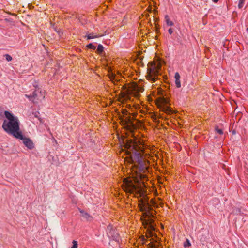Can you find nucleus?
<instances>
[{"instance_id": "nucleus-22", "label": "nucleus", "mask_w": 248, "mask_h": 248, "mask_svg": "<svg viewBox=\"0 0 248 248\" xmlns=\"http://www.w3.org/2000/svg\"><path fill=\"white\" fill-rule=\"evenodd\" d=\"M215 130L216 132H217L220 135H222L223 133L222 130L221 129H219L217 126L216 127Z\"/></svg>"}, {"instance_id": "nucleus-16", "label": "nucleus", "mask_w": 248, "mask_h": 248, "mask_svg": "<svg viewBox=\"0 0 248 248\" xmlns=\"http://www.w3.org/2000/svg\"><path fill=\"white\" fill-rule=\"evenodd\" d=\"M245 1V0H239L238 5V8L239 9H241L243 7V6L244 5Z\"/></svg>"}, {"instance_id": "nucleus-10", "label": "nucleus", "mask_w": 248, "mask_h": 248, "mask_svg": "<svg viewBox=\"0 0 248 248\" xmlns=\"http://www.w3.org/2000/svg\"><path fill=\"white\" fill-rule=\"evenodd\" d=\"M107 234L108 237L112 238L113 240L115 241L119 240V234L115 230H113L112 231L109 232Z\"/></svg>"}, {"instance_id": "nucleus-8", "label": "nucleus", "mask_w": 248, "mask_h": 248, "mask_svg": "<svg viewBox=\"0 0 248 248\" xmlns=\"http://www.w3.org/2000/svg\"><path fill=\"white\" fill-rule=\"evenodd\" d=\"M22 138H16L17 139L23 141L24 144L29 149H32L34 148V144L32 140L29 138L25 137L22 132L21 133Z\"/></svg>"}, {"instance_id": "nucleus-13", "label": "nucleus", "mask_w": 248, "mask_h": 248, "mask_svg": "<svg viewBox=\"0 0 248 248\" xmlns=\"http://www.w3.org/2000/svg\"><path fill=\"white\" fill-rule=\"evenodd\" d=\"M165 20L168 26H173L174 25V23L170 19L169 16L167 15L165 16Z\"/></svg>"}, {"instance_id": "nucleus-27", "label": "nucleus", "mask_w": 248, "mask_h": 248, "mask_svg": "<svg viewBox=\"0 0 248 248\" xmlns=\"http://www.w3.org/2000/svg\"><path fill=\"white\" fill-rule=\"evenodd\" d=\"M38 95H39V96H40L41 95V94H39V93H38Z\"/></svg>"}, {"instance_id": "nucleus-12", "label": "nucleus", "mask_w": 248, "mask_h": 248, "mask_svg": "<svg viewBox=\"0 0 248 248\" xmlns=\"http://www.w3.org/2000/svg\"><path fill=\"white\" fill-rule=\"evenodd\" d=\"M101 36H102L101 35H98V34L97 35V34H95L94 33H90V34H89L86 35L85 36V37L87 38V39H92L98 38Z\"/></svg>"}, {"instance_id": "nucleus-9", "label": "nucleus", "mask_w": 248, "mask_h": 248, "mask_svg": "<svg viewBox=\"0 0 248 248\" xmlns=\"http://www.w3.org/2000/svg\"><path fill=\"white\" fill-rule=\"evenodd\" d=\"M133 117L124 116L123 121L124 124L126 125L127 127H134V124L132 122Z\"/></svg>"}, {"instance_id": "nucleus-2", "label": "nucleus", "mask_w": 248, "mask_h": 248, "mask_svg": "<svg viewBox=\"0 0 248 248\" xmlns=\"http://www.w3.org/2000/svg\"><path fill=\"white\" fill-rule=\"evenodd\" d=\"M124 147L126 149V154L128 156L126 158L128 163L134 166L142 167L143 162L141 153L144 151L142 141L138 139H126L123 141Z\"/></svg>"}, {"instance_id": "nucleus-25", "label": "nucleus", "mask_w": 248, "mask_h": 248, "mask_svg": "<svg viewBox=\"0 0 248 248\" xmlns=\"http://www.w3.org/2000/svg\"><path fill=\"white\" fill-rule=\"evenodd\" d=\"M173 31V30L171 29V28H170L169 30H168V32L170 34H172Z\"/></svg>"}, {"instance_id": "nucleus-1", "label": "nucleus", "mask_w": 248, "mask_h": 248, "mask_svg": "<svg viewBox=\"0 0 248 248\" xmlns=\"http://www.w3.org/2000/svg\"><path fill=\"white\" fill-rule=\"evenodd\" d=\"M124 190L126 193L133 194L135 196L139 195V206L140 210L143 212L141 220L143 225L147 228V231L151 233L154 230V215L151 211L152 208L148 202V197L144 194V190L135 185L131 179L124 178L122 185Z\"/></svg>"}, {"instance_id": "nucleus-7", "label": "nucleus", "mask_w": 248, "mask_h": 248, "mask_svg": "<svg viewBox=\"0 0 248 248\" xmlns=\"http://www.w3.org/2000/svg\"><path fill=\"white\" fill-rule=\"evenodd\" d=\"M161 106L160 107L162 110L167 114H170L172 113L171 109L167 105L168 100L164 98L159 99Z\"/></svg>"}, {"instance_id": "nucleus-11", "label": "nucleus", "mask_w": 248, "mask_h": 248, "mask_svg": "<svg viewBox=\"0 0 248 248\" xmlns=\"http://www.w3.org/2000/svg\"><path fill=\"white\" fill-rule=\"evenodd\" d=\"M79 212L81 214L82 216L88 220H91L92 219V217L88 213L85 212L83 210L79 209Z\"/></svg>"}, {"instance_id": "nucleus-14", "label": "nucleus", "mask_w": 248, "mask_h": 248, "mask_svg": "<svg viewBox=\"0 0 248 248\" xmlns=\"http://www.w3.org/2000/svg\"><path fill=\"white\" fill-rule=\"evenodd\" d=\"M110 79L113 82L115 81H118V79L116 78V76L115 74L111 73L109 75Z\"/></svg>"}, {"instance_id": "nucleus-6", "label": "nucleus", "mask_w": 248, "mask_h": 248, "mask_svg": "<svg viewBox=\"0 0 248 248\" xmlns=\"http://www.w3.org/2000/svg\"><path fill=\"white\" fill-rule=\"evenodd\" d=\"M25 97L28 98L30 101H32L33 103L37 102V100H41L45 97V93L39 89H36L32 94L30 95L25 94Z\"/></svg>"}, {"instance_id": "nucleus-5", "label": "nucleus", "mask_w": 248, "mask_h": 248, "mask_svg": "<svg viewBox=\"0 0 248 248\" xmlns=\"http://www.w3.org/2000/svg\"><path fill=\"white\" fill-rule=\"evenodd\" d=\"M161 68V64L158 62H152L148 65L147 78L149 80L155 82L157 78V76Z\"/></svg>"}, {"instance_id": "nucleus-18", "label": "nucleus", "mask_w": 248, "mask_h": 248, "mask_svg": "<svg viewBox=\"0 0 248 248\" xmlns=\"http://www.w3.org/2000/svg\"><path fill=\"white\" fill-rule=\"evenodd\" d=\"M114 229L113 228V227L111 225H108L106 230L107 234L109 232L112 231Z\"/></svg>"}, {"instance_id": "nucleus-24", "label": "nucleus", "mask_w": 248, "mask_h": 248, "mask_svg": "<svg viewBox=\"0 0 248 248\" xmlns=\"http://www.w3.org/2000/svg\"><path fill=\"white\" fill-rule=\"evenodd\" d=\"M175 79H180V76L179 73L176 72L174 76Z\"/></svg>"}, {"instance_id": "nucleus-19", "label": "nucleus", "mask_w": 248, "mask_h": 248, "mask_svg": "<svg viewBox=\"0 0 248 248\" xmlns=\"http://www.w3.org/2000/svg\"><path fill=\"white\" fill-rule=\"evenodd\" d=\"M175 84H176V86L178 88H180L181 86L180 79H175Z\"/></svg>"}, {"instance_id": "nucleus-21", "label": "nucleus", "mask_w": 248, "mask_h": 248, "mask_svg": "<svg viewBox=\"0 0 248 248\" xmlns=\"http://www.w3.org/2000/svg\"><path fill=\"white\" fill-rule=\"evenodd\" d=\"M73 246L71 248H77L78 247V243L77 241L73 240L72 241Z\"/></svg>"}, {"instance_id": "nucleus-20", "label": "nucleus", "mask_w": 248, "mask_h": 248, "mask_svg": "<svg viewBox=\"0 0 248 248\" xmlns=\"http://www.w3.org/2000/svg\"><path fill=\"white\" fill-rule=\"evenodd\" d=\"M87 47L88 48L92 49L94 50L96 48V46H94L93 44L90 43L87 46Z\"/></svg>"}, {"instance_id": "nucleus-17", "label": "nucleus", "mask_w": 248, "mask_h": 248, "mask_svg": "<svg viewBox=\"0 0 248 248\" xmlns=\"http://www.w3.org/2000/svg\"><path fill=\"white\" fill-rule=\"evenodd\" d=\"M190 246L191 243L190 242V241L188 239H186V241L184 243V247L186 248L187 247H189Z\"/></svg>"}, {"instance_id": "nucleus-26", "label": "nucleus", "mask_w": 248, "mask_h": 248, "mask_svg": "<svg viewBox=\"0 0 248 248\" xmlns=\"http://www.w3.org/2000/svg\"><path fill=\"white\" fill-rule=\"evenodd\" d=\"M212 0L214 3H217L219 1V0Z\"/></svg>"}, {"instance_id": "nucleus-28", "label": "nucleus", "mask_w": 248, "mask_h": 248, "mask_svg": "<svg viewBox=\"0 0 248 248\" xmlns=\"http://www.w3.org/2000/svg\"><path fill=\"white\" fill-rule=\"evenodd\" d=\"M247 31H248V27L247 29Z\"/></svg>"}, {"instance_id": "nucleus-3", "label": "nucleus", "mask_w": 248, "mask_h": 248, "mask_svg": "<svg viewBox=\"0 0 248 248\" xmlns=\"http://www.w3.org/2000/svg\"><path fill=\"white\" fill-rule=\"evenodd\" d=\"M4 115L7 120H4L2 124L3 130L16 138H22V131L20 129V122L18 117L8 111H4Z\"/></svg>"}, {"instance_id": "nucleus-15", "label": "nucleus", "mask_w": 248, "mask_h": 248, "mask_svg": "<svg viewBox=\"0 0 248 248\" xmlns=\"http://www.w3.org/2000/svg\"><path fill=\"white\" fill-rule=\"evenodd\" d=\"M103 50H104L103 46L101 44L98 45L97 48V52L99 54H101L103 51Z\"/></svg>"}, {"instance_id": "nucleus-23", "label": "nucleus", "mask_w": 248, "mask_h": 248, "mask_svg": "<svg viewBox=\"0 0 248 248\" xmlns=\"http://www.w3.org/2000/svg\"><path fill=\"white\" fill-rule=\"evenodd\" d=\"M4 57L8 62H10L12 60V57L9 54H5Z\"/></svg>"}, {"instance_id": "nucleus-4", "label": "nucleus", "mask_w": 248, "mask_h": 248, "mask_svg": "<svg viewBox=\"0 0 248 248\" xmlns=\"http://www.w3.org/2000/svg\"><path fill=\"white\" fill-rule=\"evenodd\" d=\"M143 91L144 89L142 87L139 86L135 83H132L123 93L124 100H130V95H132L136 98H139L140 93L142 92Z\"/></svg>"}]
</instances>
